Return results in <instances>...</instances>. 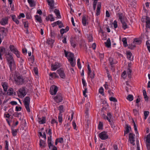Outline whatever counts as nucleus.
<instances>
[{
	"label": "nucleus",
	"mask_w": 150,
	"mask_h": 150,
	"mask_svg": "<svg viewBox=\"0 0 150 150\" xmlns=\"http://www.w3.org/2000/svg\"><path fill=\"white\" fill-rule=\"evenodd\" d=\"M6 57L11 71H13L16 67L15 62L13 56L10 53H8Z\"/></svg>",
	"instance_id": "1"
},
{
	"label": "nucleus",
	"mask_w": 150,
	"mask_h": 150,
	"mask_svg": "<svg viewBox=\"0 0 150 150\" xmlns=\"http://www.w3.org/2000/svg\"><path fill=\"white\" fill-rule=\"evenodd\" d=\"M30 98L29 96L26 97L23 100L24 106L28 112H30V110L29 107L30 104Z\"/></svg>",
	"instance_id": "2"
},
{
	"label": "nucleus",
	"mask_w": 150,
	"mask_h": 150,
	"mask_svg": "<svg viewBox=\"0 0 150 150\" xmlns=\"http://www.w3.org/2000/svg\"><path fill=\"white\" fill-rule=\"evenodd\" d=\"M18 96L21 98H23L26 95V93L25 89L24 87L20 88L17 92Z\"/></svg>",
	"instance_id": "3"
},
{
	"label": "nucleus",
	"mask_w": 150,
	"mask_h": 150,
	"mask_svg": "<svg viewBox=\"0 0 150 150\" xmlns=\"http://www.w3.org/2000/svg\"><path fill=\"white\" fill-rule=\"evenodd\" d=\"M14 81L16 82V84L18 85H21L23 83V79L20 76H16L14 78Z\"/></svg>",
	"instance_id": "4"
},
{
	"label": "nucleus",
	"mask_w": 150,
	"mask_h": 150,
	"mask_svg": "<svg viewBox=\"0 0 150 150\" xmlns=\"http://www.w3.org/2000/svg\"><path fill=\"white\" fill-rule=\"evenodd\" d=\"M7 32V28L3 27L0 28V36L3 38L4 36H6Z\"/></svg>",
	"instance_id": "5"
},
{
	"label": "nucleus",
	"mask_w": 150,
	"mask_h": 150,
	"mask_svg": "<svg viewBox=\"0 0 150 150\" xmlns=\"http://www.w3.org/2000/svg\"><path fill=\"white\" fill-rule=\"evenodd\" d=\"M100 138L102 140H105L108 138V136L107 134V132H103L99 134Z\"/></svg>",
	"instance_id": "6"
},
{
	"label": "nucleus",
	"mask_w": 150,
	"mask_h": 150,
	"mask_svg": "<svg viewBox=\"0 0 150 150\" xmlns=\"http://www.w3.org/2000/svg\"><path fill=\"white\" fill-rule=\"evenodd\" d=\"M58 90V88L57 86L53 85L50 88V93L52 95H54L56 93Z\"/></svg>",
	"instance_id": "7"
},
{
	"label": "nucleus",
	"mask_w": 150,
	"mask_h": 150,
	"mask_svg": "<svg viewBox=\"0 0 150 150\" xmlns=\"http://www.w3.org/2000/svg\"><path fill=\"white\" fill-rule=\"evenodd\" d=\"M77 37H71L70 39V42L71 46L74 48L76 46V42L77 41Z\"/></svg>",
	"instance_id": "8"
},
{
	"label": "nucleus",
	"mask_w": 150,
	"mask_h": 150,
	"mask_svg": "<svg viewBox=\"0 0 150 150\" xmlns=\"http://www.w3.org/2000/svg\"><path fill=\"white\" fill-rule=\"evenodd\" d=\"M55 101L57 103H59L61 102L63 100V97L61 94H58L54 98Z\"/></svg>",
	"instance_id": "9"
},
{
	"label": "nucleus",
	"mask_w": 150,
	"mask_h": 150,
	"mask_svg": "<svg viewBox=\"0 0 150 150\" xmlns=\"http://www.w3.org/2000/svg\"><path fill=\"white\" fill-rule=\"evenodd\" d=\"M61 66L60 63L57 62H55L54 64L51 65V69L52 71H55L59 68Z\"/></svg>",
	"instance_id": "10"
},
{
	"label": "nucleus",
	"mask_w": 150,
	"mask_h": 150,
	"mask_svg": "<svg viewBox=\"0 0 150 150\" xmlns=\"http://www.w3.org/2000/svg\"><path fill=\"white\" fill-rule=\"evenodd\" d=\"M146 143L147 149L148 150H150V135L148 134L146 138Z\"/></svg>",
	"instance_id": "11"
},
{
	"label": "nucleus",
	"mask_w": 150,
	"mask_h": 150,
	"mask_svg": "<svg viewBox=\"0 0 150 150\" xmlns=\"http://www.w3.org/2000/svg\"><path fill=\"white\" fill-rule=\"evenodd\" d=\"M57 73L59 75L60 77L63 79L65 78L66 75L64 71L62 69H60L57 70Z\"/></svg>",
	"instance_id": "12"
},
{
	"label": "nucleus",
	"mask_w": 150,
	"mask_h": 150,
	"mask_svg": "<svg viewBox=\"0 0 150 150\" xmlns=\"http://www.w3.org/2000/svg\"><path fill=\"white\" fill-rule=\"evenodd\" d=\"M135 135L132 133H130L129 134V140L130 143L132 144L133 145L135 144V139L134 137Z\"/></svg>",
	"instance_id": "13"
},
{
	"label": "nucleus",
	"mask_w": 150,
	"mask_h": 150,
	"mask_svg": "<svg viewBox=\"0 0 150 150\" xmlns=\"http://www.w3.org/2000/svg\"><path fill=\"white\" fill-rule=\"evenodd\" d=\"M101 7V4L100 2H98L97 5V7L96 9V15L97 16L99 15L100 14V9Z\"/></svg>",
	"instance_id": "14"
},
{
	"label": "nucleus",
	"mask_w": 150,
	"mask_h": 150,
	"mask_svg": "<svg viewBox=\"0 0 150 150\" xmlns=\"http://www.w3.org/2000/svg\"><path fill=\"white\" fill-rule=\"evenodd\" d=\"M82 22L84 26H85L86 25V24H88L87 18L85 16H83Z\"/></svg>",
	"instance_id": "15"
},
{
	"label": "nucleus",
	"mask_w": 150,
	"mask_h": 150,
	"mask_svg": "<svg viewBox=\"0 0 150 150\" xmlns=\"http://www.w3.org/2000/svg\"><path fill=\"white\" fill-rule=\"evenodd\" d=\"M8 18L6 17L4 18H2L0 21V23L2 25H5L8 23Z\"/></svg>",
	"instance_id": "16"
},
{
	"label": "nucleus",
	"mask_w": 150,
	"mask_h": 150,
	"mask_svg": "<svg viewBox=\"0 0 150 150\" xmlns=\"http://www.w3.org/2000/svg\"><path fill=\"white\" fill-rule=\"evenodd\" d=\"M38 122L40 124H43L45 122V118L44 117H42L41 118H38Z\"/></svg>",
	"instance_id": "17"
},
{
	"label": "nucleus",
	"mask_w": 150,
	"mask_h": 150,
	"mask_svg": "<svg viewBox=\"0 0 150 150\" xmlns=\"http://www.w3.org/2000/svg\"><path fill=\"white\" fill-rule=\"evenodd\" d=\"M146 26L147 28H150V18L147 16L146 17Z\"/></svg>",
	"instance_id": "18"
},
{
	"label": "nucleus",
	"mask_w": 150,
	"mask_h": 150,
	"mask_svg": "<svg viewBox=\"0 0 150 150\" xmlns=\"http://www.w3.org/2000/svg\"><path fill=\"white\" fill-rule=\"evenodd\" d=\"M46 20L47 21L50 20L51 21H54V18L53 17L52 14H50L47 16L46 17Z\"/></svg>",
	"instance_id": "19"
},
{
	"label": "nucleus",
	"mask_w": 150,
	"mask_h": 150,
	"mask_svg": "<svg viewBox=\"0 0 150 150\" xmlns=\"http://www.w3.org/2000/svg\"><path fill=\"white\" fill-rule=\"evenodd\" d=\"M48 4L49 5L51 9H52L54 6V0H47Z\"/></svg>",
	"instance_id": "20"
},
{
	"label": "nucleus",
	"mask_w": 150,
	"mask_h": 150,
	"mask_svg": "<svg viewBox=\"0 0 150 150\" xmlns=\"http://www.w3.org/2000/svg\"><path fill=\"white\" fill-rule=\"evenodd\" d=\"M121 22L122 24V28L124 30H125L128 28L127 21H125L124 20L123 21H121Z\"/></svg>",
	"instance_id": "21"
},
{
	"label": "nucleus",
	"mask_w": 150,
	"mask_h": 150,
	"mask_svg": "<svg viewBox=\"0 0 150 150\" xmlns=\"http://www.w3.org/2000/svg\"><path fill=\"white\" fill-rule=\"evenodd\" d=\"M28 1L31 7H33L35 6V3L34 0H28Z\"/></svg>",
	"instance_id": "22"
},
{
	"label": "nucleus",
	"mask_w": 150,
	"mask_h": 150,
	"mask_svg": "<svg viewBox=\"0 0 150 150\" xmlns=\"http://www.w3.org/2000/svg\"><path fill=\"white\" fill-rule=\"evenodd\" d=\"M39 145L42 148L45 147L46 145L45 142L42 139L40 140Z\"/></svg>",
	"instance_id": "23"
},
{
	"label": "nucleus",
	"mask_w": 150,
	"mask_h": 150,
	"mask_svg": "<svg viewBox=\"0 0 150 150\" xmlns=\"http://www.w3.org/2000/svg\"><path fill=\"white\" fill-rule=\"evenodd\" d=\"M5 51V48L3 47H0V59L2 60V56Z\"/></svg>",
	"instance_id": "24"
},
{
	"label": "nucleus",
	"mask_w": 150,
	"mask_h": 150,
	"mask_svg": "<svg viewBox=\"0 0 150 150\" xmlns=\"http://www.w3.org/2000/svg\"><path fill=\"white\" fill-rule=\"evenodd\" d=\"M105 46L108 47L109 48L111 46V42H110V40L109 38L108 39L106 42H105Z\"/></svg>",
	"instance_id": "25"
},
{
	"label": "nucleus",
	"mask_w": 150,
	"mask_h": 150,
	"mask_svg": "<svg viewBox=\"0 0 150 150\" xmlns=\"http://www.w3.org/2000/svg\"><path fill=\"white\" fill-rule=\"evenodd\" d=\"M51 141V138H50V137H48L47 142L48 145V146L50 149V148L51 147H53V146H54L53 144H52Z\"/></svg>",
	"instance_id": "26"
},
{
	"label": "nucleus",
	"mask_w": 150,
	"mask_h": 150,
	"mask_svg": "<svg viewBox=\"0 0 150 150\" xmlns=\"http://www.w3.org/2000/svg\"><path fill=\"white\" fill-rule=\"evenodd\" d=\"M54 12L55 13L58 18H61V16L60 15V13L59 10L56 9L54 10Z\"/></svg>",
	"instance_id": "27"
},
{
	"label": "nucleus",
	"mask_w": 150,
	"mask_h": 150,
	"mask_svg": "<svg viewBox=\"0 0 150 150\" xmlns=\"http://www.w3.org/2000/svg\"><path fill=\"white\" fill-rule=\"evenodd\" d=\"M2 85L5 91H6L8 89V85L6 83H2Z\"/></svg>",
	"instance_id": "28"
},
{
	"label": "nucleus",
	"mask_w": 150,
	"mask_h": 150,
	"mask_svg": "<svg viewBox=\"0 0 150 150\" xmlns=\"http://www.w3.org/2000/svg\"><path fill=\"white\" fill-rule=\"evenodd\" d=\"M127 58L130 60H133V57L131 58L132 53L130 52H127Z\"/></svg>",
	"instance_id": "29"
},
{
	"label": "nucleus",
	"mask_w": 150,
	"mask_h": 150,
	"mask_svg": "<svg viewBox=\"0 0 150 150\" xmlns=\"http://www.w3.org/2000/svg\"><path fill=\"white\" fill-rule=\"evenodd\" d=\"M67 57L68 60L73 59L74 57V54L71 53L69 52Z\"/></svg>",
	"instance_id": "30"
},
{
	"label": "nucleus",
	"mask_w": 150,
	"mask_h": 150,
	"mask_svg": "<svg viewBox=\"0 0 150 150\" xmlns=\"http://www.w3.org/2000/svg\"><path fill=\"white\" fill-rule=\"evenodd\" d=\"M69 61L70 62V64L72 67H74L76 65L75 60L74 61V59L69 60Z\"/></svg>",
	"instance_id": "31"
},
{
	"label": "nucleus",
	"mask_w": 150,
	"mask_h": 150,
	"mask_svg": "<svg viewBox=\"0 0 150 150\" xmlns=\"http://www.w3.org/2000/svg\"><path fill=\"white\" fill-rule=\"evenodd\" d=\"M109 61L110 65H111V67H113V64H115V62H114V59L110 57L109 59Z\"/></svg>",
	"instance_id": "32"
},
{
	"label": "nucleus",
	"mask_w": 150,
	"mask_h": 150,
	"mask_svg": "<svg viewBox=\"0 0 150 150\" xmlns=\"http://www.w3.org/2000/svg\"><path fill=\"white\" fill-rule=\"evenodd\" d=\"M18 129H11V132L12 134L13 135V136H16L17 133V131L18 130Z\"/></svg>",
	"instance_id": "33"
},
{
	"label": "nucleus",
	"mask_w": 150,
	"mask_h": 150,
	"mask_svg": "<svg viewBox=\"0 0 150 150\" xmlns=\"http://www.w3.org/2000/svg\"><path fill=\"white\" fill-rule=\"evenodd\" d=\"M54 41V40L52 39L49 38L47 40V43L48 44L52 45L53 44Z\"/></svg>",
	"instance_id": "34"
},
{
	"label": "nucleus",
	"mask_w": 150,
	"mask_h": 150,
	"mask_svg": "<svg viewBox=\"0 0 150 150\" xmlns=\"http://www.w3.org/2000/svg\"><path fill=\"white\" fill-rule=\"evenodd\" d=\"M117 16L118 17L120 21H123L124 20L123 19V14L121 13H119L117 14Z\"/></svg>",
	"instance_id": "35"
},
{
	"label": "nucleus",
	"mask_w": 150,
	"mask_h": 150,
	"mask_svg": "<svg viewBox=\"0 0 150 150\" xmlns=\"http://www.w3.org/2000/svg\"><path fill=\"white\" fill-rule=\"evenodd\" d=\"M50 76H51L52 78H59V76L57 75L56 73L54 72V73H50Z\"/></svg>",
	"instance_id": "36"
},
{
	"label": "nucleus",
	"mask_w": 150,
	"mask_h": 150,
	"mask_svg": "<svg viewBox=\"0 0 150 150\" xmlns=\"http://www.w3.org/2000/svg\"><path fill=\"white\" fill-rule=\"evenodd\" d=\"M35 20L38 22L40 23H41L42 22V21L41 18L40 16L38 15H35Z\"/></svg>",
	"instance_id": "37"
},
{
	"label": "nucleus",
	"mask_w": 150,
	"mask_h": 150,
	"mask_svg": "<svg viewBox=\"0 0 150 150\" xmlns=\"http://www.w3.org/2000/svg\"><path fill=\"white\" fill-rule=\"evenodd\" d=\"M12 18L13 20L17 24H18L19 23V21L16 18V16L15 15L12 16Z\"/></svg>",
	"instance_id": "38"
},
{
	"label": "nucleus",
	"mask_w": 150,
	"mask_h": 150,
	"mask_svg": "<svg viewBox=\"0 0 150 150\" xmlns=\"http://www.w3.org/2000/svg\"><path fill=\"white\" fill-rule=\"evenodd\" d=\"M58 110L59 111V113L61 114V113L63 112L64 110V107L63 105H60L58 107Z\"/></svg>",
	"instance_id": "39"
},
{
	"label": "nucleus",
	"mask_w": 150,
	"mask_h": 150,
	"mask_svg": "<svg viewBox=\"0 0 150 150\" xmlns=\"http://www.w3.org/2000/svg\"><path fill=\"white\" fill-rule=\"evenodd\" d=\"M61 23V22L59 21H58L57 22L53 23L51 24L52 26L54 27L55 26L57 25H59Z\"/></svg>",
	"instance_id": "40"
},
{
	"label": "nucleus",
	"mask_w": 150,
	"mask_h": 150,
	"mask_svg": "<svg viewBox=\"0 0 150 150\" xmlns=\"http://www.w3.org/2000/svg\"><path fill=\"white\" fill-rule=\"evenodd\" d=\"M9 47L10 50L13 52L15 51V50L17 49L13 45H10Z\"/></svg>",
	"instance_id": "41"
},
{
	"label": "nucleus",
	"mask_w": 150,
	"mask_h": 150,
	"mask_svg": "<svg viewBox=\"0 0 150 150\" xmlns=\"http://www.w3.org/2000/svg\"><path fill=\"white\" fill-rule=\"evenodd\" d=\"M13 89L12 88H10L7 92V94L8 95H11L13 94Z\"/></svg>",
	"instance_id": "42"
},
{
	"label": "nucleus",
	"mask_w": 150,
	"mask_h": 150,
	"mask_svg": "<svg viewBox=\"0 0 150 150\" xmlns=\"http://www.w3.org/2000/svg\"><path fill=\"white\" fill-rule=\"evenodd\" d=\"M14 51L13 52L16 55L18 58L20 57V54L18 50L17 49Z\"/></svg>",
	"instance_id": "43"
},
{
	"label": "nucleus",
	"mask_w": 150,
	"mask_h": 150,
	"mask_svg": "<svg viewBox=\"0 0 150 150\" xmlns=\"http://www.w3.org/2000/svg\"><path fill=\"white\" fill-rule=\"evenodd\" d=\"M50 33V35L51 37L52 38H54L56 36V34L55 33L54 31L51 30Z\"/></svg>",
	"instance_id": "44"
},
{
	"label": "nucleus",
	"mask_w": 150,
	"mask_h": 150,
	"mask_svg": "<svg viewBox=\"0 0 150 150\" xmlns=\"http://www.w3.org/2000/svg\"><path fill=\"white\" fill-rule=\"evenodd\" d=\"M126 128L125 131V134H127L128 133L129 131V128L131 129V127H129V126L127 125H126Z\"/></svg>",
	"instance_id": "45"
},
{
	"label": "nucleus",
	"mask_w": 150,
	"mask_h": 150,
	"mask_svg": "<svg viewBox=\"0 0 150 150\" xmlns=\"http://www.w3.org/2000/svg\"><path fill=\"white\" fill-rule=\"evenodd\" d=\"M141 43V41L140 40H138L137 39L135 38L133 42V43L138 45L140 44Z\"/></svg>",
	"instance_id": "46"
},
{
	"label": "nucleus",
	"mask_w": 150,
	"mask_h": 150,
	"mask_svg": "<svg viewBox=\"0 0 150 150\" xmlns=\"http://www.w3.org/2000/svg\"><path fill=\"white\" fill-rule=\"evenodd\" d=\"M122 41L125 47H126L127 46V39L125 38H123Z\"/></svg>",
	"instance_id": "47"
},
{
	"label": "nucleus",
	"mask_w": 150,
	"mask_h": 150,
	"mask_svg": "<svg viewBox=\"0 0 150 150\" xmlns=\"http://www.w3.org/2000/svg\"><path fill=\"white\" fill-rule=\"evenodd\" d=\"M112 117V115L110 113H108L107 114V116L106 117V119L110 123H111L110 119Z\"/></svg>",
	"instance_id": "48"
},
{
	"label": "nucleus",
	"mask_w": 150,
	"mask_h": 150,
	"mask_svg": "<svg viewBox=\"0 0 150 150\" xmlns=\"http://www.w3.org/2000/svg\"><path fill=\"white\" fill-rule=\"evenodd\" d=\"M127 98L129 101H132L133 100V97L132 95L130 94L128 95Z\"/></svg>",
	"instance_id": "49"
},
{
	"label": "nucleus",
	"mask_w": 150,
	"mask_h": 150,
	"mask_svg": "<svg viewBox=\"0 0 150 150\" xmlns=\"http://www.w3.org/2000/svg\"><path fill=\"white\" fill-rule=\"evenodd\" d=\"M149 113V111H145L144 112V119L145 120H146L147 118Z\"/></svg>",
	"instance_id": "50"
},
{
	"label": "nucleus",
	"mask_w": 150,
	"mask_h": 150,
	"mask_svg": "<svg viewBox=\"0 0 150 150\" xmlns=\"http://www.w3.org/2000/svg\"><path fill=\"white\" fill-rule=\"evenodd\" d=\"M132 72V70L129 68L127 70V76L129 78L131 77V74Z\"/></svg>",
	"instance_id": "51"
},
{
	"label": "nucleus",
	"mask_w": 150,
	"mask_h": 150,
	"mask_svg": "<svg viewBox=\"0 0 150 150\" xmlns=\"http://www.w3.org/2000/svg\"><path fill=\"white\" fill-rule=\"evenodd\" d=\"M99 93L101 94L103 96L104 95V89L103 87H101L99 90Z\"/></svg>",
	"instance_id": "52"
},
{
	"label": "nucleus",
	"mask_w": 150,
	"mask_h": 150,
	"mask_svg": "<svg viewBox=\"0 0 150 150\" xmlns=\"http://www.w3.org/2000/svg\"><path fill=\"white\" fill-rule=\"evenodd\" d=\"M62 114L59 113L58 116V121L60 123L62 122Z\"/></svg>",
	"instance_id": "53"
},
{
	"label": "nucleus",
	"mask_w": 150,
	"mask_h": 150,
	"mask_svg": "<svg viewBox=\"0 0 150 150\" xmlns=\"http://www.w3.org/2000/svg\"><path fill=\"white\" fill-rule=\"evenodd\" d=\"M84 90L83 91V94L85 97H86L87 95L86 94V93L87 92V89L86 87H84Z\"/></svg>",
	"instance_id": "54"
},
{
	"label": "nucleus",
	"mask_w": 150,
	"mask_h": 150,
	"mask_svg": "<svg viewBox=\"0 0 150 150\" xmlns=\"http://www.w3.org/2000/svg\"><path fill=\"white\" fill-rule=\"evenodd\" d=\"M33 71L35 74L38 75V69L37 67H34L33 69Z\"/></svg>",
	"instance_id": "55"
},
{
	"label": "nucleus",
	"mask_w": 150,
	"mask_h": 150,
	"mask_svg": "<svg viewBox=\"0 0 150 150\" xmlns=\"http://www.w3.org/2000/svg\"><path fill=\"white\" fill-rule=\"evenodd\" d=\"M135 47V45H133L132 44L129 45L128 46V48L131 50H133Z\"/></svg>",
	"instance_id": "56"
},
{
	"label": "nucleus",
	"mask_w": 150,
	"mask_h": 150,
	"mask_svg": "<svg viewBox=\"0 0 150 150\" xmlns=\"http://www.w3.org/2000/svg\"><path fill=\"white\" fill-rule=\"evenodd\" d=\"M24 27L26 29L28 28V22H23Z\"/></svg>",
	"instance_id": "57"
},
{
	"label": "nucleus",
	"mask_w": 150,
	"mask_h": 150,
	"mask_svg": "<svg viewBox=\"0 0 150 150\" xmlns=\"http://www.w3.org/2000/svg\"><path fill=\"white\" fill-rule=\"evenodd\" d=\"M51 124L53 125L54 124H56V125L57 126L58 124L57 121L54 119H52L51 121Z\"/></svg>",
	"instance_id": "58"
},
{
	"label": "nucleus",
	"mask_w": 150,
	"mask_h": 150,
	"mask_svg": "<svg viewBox=\"0 0 150 150\" xmlns=\"http://www.w3.org/2000/svg\"><path fill=\"white\" fill-rule=\"evenodd\" d=\"M109 99L110 101L114 102H116L117 101V99L113 97H111Z\"/></svg>",
	"instance_id": "59"
},
{
	"label": "nucleus",
	"mask_w": 150,
	"mask_h": 150,
	"mask_svg": "<svg viewBox=\"0 0 150 150\" xmlns=\"http://www.w3.org/2000/svg\"><path fill=\"white\" fill-rule=\"evenodd\" d=\"M103 127V123L102 122H100L98 126V128L99 129H101Z\"/></svg>",
	"instance_id": "60"
},
{
	"label": "nucleus",
	"mask_w": 150,
	"mask_h": 150,
	"mask_svg": "<svg viewBox=\"0 0 150 150\" xmlns=\"http://www.w3.org/2000/svg\"><path fill=\"white\" fill-rule=\"evenodd\" d=\"M127 76V73L125 71H124L122 73V76L123 78H125Z\"/></svg>",
	"instance_id": "61"
},
{
	"label": "nucleus",
	"mask_w": 150,
	"mask_h": 150,
	"mask_svg": "<svg viewBox=\"0 0 150 150\" xmlns=\"http://www.w3.org/2000/svg\"><path fill=\"white\" fill-rule=\"evenodd\" d=\"M114 28H116L117 27V22L116 21H115L113 23Z\"/></svg>",
	"instance_id": "62"
},
{
	"label": "nucleus",
	"mask_w": 150,
	"mask_h": 150,
	"mask_svg": "<svg viewBox=\"0 0 150 150\" xmlns=\"http://www.w3.org/2000/svg\"><path fill=\"white\" fill-rule=\"evenodd\" d=\"M133 112L135 115H137L139 114L138 111L135 109L133 110Z\"/></svg>",
	"instance_id": "63"
},
{
	"label": "nucleus",
	"mask_w": 150,
	"mask_h": 150,
	"mask_svg": "<svg viewBox=\"0 0 150 150\" xmlns=\"http://www.w3.org/2000/svg\"><path fill=\"white\" fill-rule=\"evenodd\" d=\"M82 84H83L84 87H85L86 86V83L85 80L83 79H82Z\"/></svg>",
	"instance_id": "64"
}]
</instances>
